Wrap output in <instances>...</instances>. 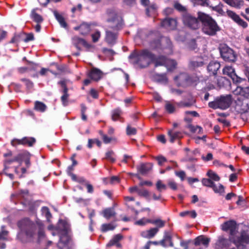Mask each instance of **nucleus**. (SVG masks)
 I'll return each instance as SVG.
<instances>
[{
	"instance_id": "obj_1",
	"label": "nucleus",
	"mask_w": 249,
	"mask_h": 249,
	"mask_svg": "<svg viewBox=\"0 0 249 249\" xmlns=\"http://www.w3.org/2000/svg\"><path fill=\"white\" fill-rule=\"evenodd\" d=\"M129 58L132 59L133 63L138 64L141 68L146 67L150 63L154 62L156 67L164 65L169 71H172L177 65L176 61L167 59L164 56L156 58L155 56L147 50L135 51L131 53Z\"/></svg>"
},
{
	"instance_id": "obj_2",
	"label": "nucleus",
	"mask_w": 249,
	"mask_h": 249,
	"mask_svg": "<svg viewBox=\"0 0 249 249\" xmlns=\"http://www.w3.org/2000/svg\"><path fill=\"white\" fill-rule=\"evenodd\" d=\"M107 15L108 28L106 31V40L108 44H113L117 38V31L122 26L123 21L114 11H107Z\"/></svg>"
},
{
	"instance_id": "obj_3",
	"label": "nucleus",
	"mask_w": 249,
	"mask_h": 249,
	"mask_svg": "<svg viewBox=\"0 0 249 249\" xmlns=\"http://www.w3.org/2000/svg\"><path fill=\"white\" fill-rule=\"evenodd\" d=\"M18 225L21 230H26V235L30 241L35 238L36 232H37V237L39 241L45 236L43 226L42 224H35L32 222L28 218H24L19 221Z\"/></svg>"
},
{
	"instance_id": "obj_4",
	"label": "nucleus",
	"mask_w": 249,
	"mask_h": 249,
	"mask_svg": "<svg viewBox=\"0 0 249 249\" xmlns=\"http://www.w3.org/2000/svg\"><path fill=\"white\" fill-rule=\"evenodd\" d=\"M198 18L202 23V31L205 34L213 36L220 30L216 21L209 15L202 12H198Z\"/></svg>"
},
{
	"instance_id": "obj_5",
	"label": "nucleus",
	"mask_w": 249,
	"mask_h": 249,
	"mask_svg": "<svg viewBox=\"0 0 249 249\" xmlns=\"http://www.w3.org/2000/svg\"><path fill=\"white\" fill-rule=\"evenodd\" d=\"M232 101L231 95L221 96L216 98L214 101L210 102L209 106L213 109L220 108L226 109L230 107Z\"/></svg>"
},
{
	"instance_id": "obj_6",
	"label": "nucleus",
	"mask_w": 249,
	"mask_h": 249,
	"mask_svg": "<svg viewBox=\"0 0 249 249\" xmlns=\"http://www.w3.org/2000/svg\"><path fill=\"white\" fill-rule=\"evenodd\" d=\"M233 240L238 249H249L246 247V245L249 243V227H245L240 235L233 237Z\"/></svg>"
},
{
	"instance_id": "obj_7",
	"label": "nucleus",
	"mask_w": 249,
	"mask_h": 249,
	"mask_svg": "<svg viewBox=\"0 0 249 249\" xmlns=\"http://www.w3.org/2000/svg\"><path fill=\"white\" fill-rule=\"evenodd\" d=\"M233 94L238 96L237 100L249 108V87L242 88L237 86L232 91Z\"/></svg>"
},
{
	"instance_id": "obj_8",
	"label": "nucleus",
	"mask_w": 249,
	"mask_h": 249,
	"mask_svg": "<svg viewBox=\"0 0 249 249\" xmlns=\"http://www.w3.org/2000/svg\"><path fill=\"white\" fill-rule=\"evenodd\" d=\"M198 80L197 77L191 78L189 77L186 73H181L174 78L175 82L178 86L196 85V83Z\"/></svg>"
},
{
	"instance_id": "obj_9",
	"label": "nucleus",
	"mask_w": 249,
	"mask_h": 249,
	"mask_svg": "<svg viewBox=\"0 0 249 249\" xmlns=\"http://www.w3.org/2000/svg\"><path fill=\"white\" fill-rule=\"evenodd\" d=\"M220 52L222 57L227 61H234L235 60L236 56L233 50L224 45L220 48Z\"/></svg>"
},
{
	"instance_id": "obj_10",
	"label": "nucleus",
	"mask_w": 249,
	"mask_h": 249,
	"mask_svg": "<svg viewBox=\"0 0 249 249\" xmlns=\"http://www.w3.org/2000/svg\"><path fill=\"white\" fill-rule=\"evenodd\" d=\"M199 19L189 14H185L183 16L184 24L192 29H196L199 27Z\"/></svg>"
},
{
	"instance_id": "obj_11",
	"label": "nucleus",
	"mask_w": 249,
	"mask_h": 249,
	"mask_svg": "<svg viewBox=\"0 0 249 249\" xmlns=\"http://www.w3.org/2000/svg\"><path fill=\"white\" fill-rule=\"evenodd\" d=\"M73 44L78 48L84 47L87 51H91L94 49V46L88 43L85 39L78 36H74L72 39Z\"/></svg>"
},
{
	"instance_id": "obj_12",
	"label": "nucleus",
	"mask_w": 249,
	"mask_h": 249,
	"mask_svg": "<svg viewBox=\"0 0 249 249\" xmlns=\"http://www.w3.org/2000/svg\"><path fill=\"white\" fill-rule=\"evenodd\" d=\"M223 73L224 75H227L231 78L233 82L240 83L241 81V78L237 76L235 72L234 69L231 66H225L223 69Z\"/></svg>"
},
{
	"instance_id": "obj_13",
	"label": "nucleus",
	"mask_w": 249,
	"mask_h": 249,
	"mask_svg": "<svg viewBox=\"0 0 249 249\" xmlns=\"http://www.w3.org/2000/svg\"><path fill=\"white\" fill-rule=\"evenodd\" d=\"M227 14L228 16L231 18L238 25L244 28L247 27L248 23L242 19H241L240 17L235 12L231 10H227Z\"/></svg>"
},
{
	"instance_id": "obj_14",
	"label": "nucleus",
	"mask_w": 249,
	"mask_h": 249,
	"mask_svg": "<svg viewBox=\"0 0 249 249\" xmlns=\"http://www.w3.org/2000/svg\"><path fill=\"white\" fill-rule=\"evenodd\" d=\"M177 21L174 18H167L161 22V26L168 30H175L177 26Z\"/></svg>"
},
{
	"instance_id": "obj_15",
	"label": "nucleus",
	"mask_w": 249,
	"mask_h": 249,
	"mask_svg": "<svg viewBox=\"0 0 249 249\" xmlns=\"http://www.w3.org/2000/svg\"><path fill=\"white\" fill-rule=\"evenodd\" d=\"M222 229L224 231H229L231 235H234L236 230V223L233 220H230L224 223L222 225Z\"/></svg>"
},
{
	"instance_id": "obj_16",
	"label": "nucleus",
	"mask_w": 249,
	"mask_h": 249,
	"mask_svg": "<svg viewBox=\"0 0 249 249\" xmlns=\"http://www.w3.org/2000/svg\"><path fill=\"white\" fill-rule=\"evenodd\" d=\"M124 236L121 234H117L115 235L112 238L107 244V246L110 247L113 246H115L118 248L122 247V245L120 242L123 239Z\"/></svg>"
},
{
	"instance_id": "obj_17",
	"label": "nucleus",
	"mask_w": 249,
	"mask_h": 249,
	"mask_svg": "<svg viewBox=\"0 0 249 249\" xmlns=\"http://www.w3.org/2000/svg\"><path fill=\"white\" fill-rule=\"evenodd\" d=\"M59 83L63 88V94L61 97V101L64 106H66L68 104V100L69 96V94L68 93V89L67 87L65 81H61Z\"/></svg>"
},
{
	"instance_id": "obj_18",
	"label": "nucleus",
	"mask_w": 249,
	"mask_h": 249,
	"mask_svg": "<svg viewBox=\"0 0 249 249\" xmlns=\"http://www.w3.org/2000/svg\"><path fill=\"white\" fill-rule=\"evenodd\" d=\"M158 231L159 230L158 228H151L148 230L141 231L140 235L144 238L151 239L153 238Z\"/></svg>"
},
{
	"instance_id": "obj_19",
	"label": "nucleus",
	"mask_w": 249,
	"mask_h": 249,
	"mask_svg": "<svg viewBox=\"0 0 249 249\" xmlns=\"http://www.w3.org/2000/svg\"><path fill=\"white\" fill-rule=\"evenodd\" d=\"M41 10L38 8L33 9L31 13L32 19L36 23H41L43 18L40 15Z\"/></svg>"
},
{
	"instance_id": "obj_20",
	"label": "nucleus",
	"mask_w": 249,
	"mask_h": 249,
	"mask_svg": "<svg viewBox=\"0 0 249 249\" xmlns=\"http://www.w3.org/2000/svg\"><path fill=\"white\" fill-rule=\"evenodd\" d=\"M220 67L219 63L216 61L211 62L208 66L207 69L210 75H215Z\"/></svg>"
},
{
	"instance_id": "obj_21",
	"label": "nucleus",
	"mask_w": 249,
	"mask_h": 249,
	"mask_svg": "<svg viewBox=\"0 0 249 249\" xmlns=\"http://www.w3.org/2000/svg\"><path fill=\"white\" fill-rule=\"evenodd\" d=\"M88 75L92 80L98 81L101 78L102 73L99 70L93 68L90 71Z\"/></svg>"
},
{
	"instance_id": "obj_22",
	"label": "nucleus",
	"mask_w": 249,
	"mask_h": 249,
	"mask_svg": "<svg viewBox=\"0 0 249 249\" xmlns=\"http://www.w3.org/2000/svg\"><path fill=\"white\" fill-rule=\"evenodd\" d=\"M210 239L203 235L198 236L195 239V245L196 246L203 245L206 247L209 245Z\"/></svg>"
},
{
	"instance_id": "obj_23",
	"label": "nucleus",
	"mask_w": 249,
	"mask_h": 249,
	"mask_svg": "<svg viewBox=\"0 0 249 249\" xmlns=\"http://www.w3.org/2000/svg\"><path fill=\"white\" fill-rule=\"evenodd\" d=\"M122 114V110L119 108H115L111 112V118L113 121H119L124 122V119L121 117Z\"/></svg>"
},
{
	"instance_id": "obj_24",
	"label": "nucleus",
	"mask_w": 249,
	"mask_h": 249,
	"mask_svg": "<svg viewBox=\"0 0 249 249\" xmlns=\"http://www.w3.org/2000/svg\"><path fill=\"white\" fill-rule=\"evenodd\" d=\"M152 168V164L150 163H142L137 167L138 171L142 174L147 173Z\"/></svg>"
},
{
	"instance_id": "obj_25",
	"label": "nucleus",
	"mask_w": 249,
	"mask_h": 249,
	"mask_svg": "<svg viewBox=\"0 0 249 249\" xmlns=\"http://www.w3.org/2000/svg\"><path fill=\"white\" fill-rule=\"evenodd\" d=\"M74 29L75 30H79L80 33L82 35H86L89 32L90 26L89 24L83 23L79 26L74 27Z\"/></svg>"
},
{
	"instance_id": "obj_26",
	"label": "nucleus",
	"mask_w": 249,
	"mask_h": 249,
	"mask_svg": "<svg viewBox=\"0 0 249 249\" xmlns=\"http://www.w3.org/2000/svg\"><path fill=\"white\" fill-rule=\"evenodd\" d=\"M9 238L8 237V231L2 230L0 231V249H4L5 248V244L3 242V241L8 240Z\"/></svg>"
},
{
	"instance_id": "obj_27",
	"label": "nucleus",
	"mask_w": 249,
	"mask_h": 249,
	"mask_svg": "<svg viewBox=\"0 0 249 249\" xmlns=\"http://www.w3.org/2000/svg\"><path fill=\"white\" fill-rule=\"evenodd\" d=\"M102 214L103 216L107 219L114 217L116 215V213L113 208H108L104 209Z\"/></svg>"
},
{
	"instance_id": "obj_28",
	"label": "nucleus",
	"mask_w": 249,
	"mask_h": 249,
	"mask_svg": "<svg viewBox=\"0 0 249 249\" xmlns=\"http://www.w3.org/2000/svg\"><path fill=\"white\" fill-rule=\"evenodd\" d=\"M12 155V153L11 151H8L7 153L4 154V156L5 158L4 165L6 167L8 168V165L12 162L18 160V159L16 158H11Z\"/></svg>"
},
{
	"instance_id": "obj_29",
	"label": "nucleus",
	"mask_w": 249,
	"mask_h": 249,
	"mask_svg": "<svg viewBox=\"0 0 249 249\" xmlns=\"http://www.w3.org/2000/svg\"><path fill=\"white\" fill-rule=\"evenodd\" d=\"M168 135L170 136L171 142H173L177 139H179L183 137V134L179 131L170 130L168 131Z\"/></svg>"
},
{
	"instance_id": "obj_30",
	"label": "nucleus",
	"mask_w": 249,
	"mask_h": 249,
	"mask_svg": "<svg viewBox=\"0 0 249 249\" xmlns=\"http://www.w3.org/2000/svg\"><path fill=\"white\" fill-rule=\"evenodd\" d=\"M228 243V240L223 236H219L215 244L216 249H221L226 247Z\"/></svg>"
},
{
	"instance_id": "obj_31",
	"label": "nucleus",
	"mask_w": 249,
	"mask_h": 249,
	"mask_svg": "<svg viewBox=\"0 0 249 249\" xmlns=\"http://www.w3.org/2000/svg\"><path fill=\"white\" fill-rule=\"evenodd\" d=\"M165 223V221L162 220L159 218L155 219H151L150 222V224H152L156 226L154 228H158L159 230L160 228L164 227Z\"/></svg>"
},
{
	"instance_id": "obj_32",
	"label": "nucleus",
	"mask_w": 249,
	"mask_h": 249,
	"mask_svg": "<svg viewBox=\"0 0 249 249\" xmlns=\"http://www.w3.org/2000/svg\"><path fill=\"white\" fill-rule=\"evenodd\" d=\"M47 108V106L43 103L40 101H36L35 102L34 106V109L39 111V112H44Z\"/></svg>"
},
{
	"instance_id": "obj_33",
	"label": "nucleus",
	"mask_w": 249,
	"mask_h": 249,
	"mask_svg": "<svg viewBox=\"0 0 249 249\" xmlns=\"http://www.w3.org/2000/svg\"><path fill=\"white\" fill-rule=\"evenodd\" d=\"M22 145L33 146L36 142V139L33 137H24L21 139Z\"/></svg>"
},
{
	"instance_id": "obj_34",
	"label": "nucleus",
	"mask_w": 249,
	"mask_h": 249,
	"mask_svg": "<svg viewBox=\"0 0 249 249\" xmlns=\"http://www.w3.org/2000/svg\"><path fill=\"white\" fill-rule=\"evenodd\" d=\"M228 5L234 7H239L243 3L242 0H223Z\"/></svg>"
},
{
	"instance_id": "obj_35",
	"label": "nucleus",
	"mask_w": 249,
	"mask_h": 249,
	"mask_svg": "<svg viewBox=\"0 0 249 249\" xmlns=\"http://www.w3.org/2000/svg\"><path fill=\"white\" fill-rule=\"evenodd\" d=\"M151 219L146 217H142L137 220H135L134 224L135 225L140 226H144L150 223Z\"/></svg>"
},
{
	"instance_id": "obj_36",
	"label": "nucleus",
	"mask_w": 249,
	"mask_h": 249,
	"mask_svg": "<svg viewBox=\"0 0 249 249\" xmlns=\"http://www.w3.org/2000/svg\"><path fill=\"white\" fill-rule=\"evenodd\" d=\"M179 215L181 217H186V216H189L192 218H195L196 217L197 214L195 211L192 210V211H184L182 212L179 213Z\"/></svg>"
},
{
	"instance_id": "obj_37",
	"label": "nucleus",
	"mask_w": 249,
	"mask_h": 249,
	"mask_svg": "<svg viewBox=\"0 0 249 249\" xmlns=\"http://www.w3.org/2000/svg\"><path fill=\"white\" fill-rule=\"evenodd\" d=\"M160 244L163 247L173 246L171 237L169 235H165L163 240L160 242Z\"/></svg>"
},
{
	"instance_id": "obj_38",
	"label": "nucleus",
	"mask_w": 249,
	"mask_h": 249,
	"mask_svg": "<svg viewBox=\"0 0 249 249\" xmlns=\"http://www.w3.org/2000/svg\"><path fill=\"white\" fill-rule=\"evenodd\" d=\"M54 14L56 19L59 22L61 26L64 28H66L67 27V23L65 22L63 16L56 12H54Z\"/></svg>"
},
{
	"instance_id": "obj_39",
	"label": "nucleus",
	"mask_w": 249,
	"mask_h": 249,
	"mask_svg": "<svg viewBox=\"0 0 249 249\" xmlns=\"http://www.w3.org/2000/svg\"><path fill=\"white\" fill-rule=\"evenodd\" d=\"M21 81L26 86L27 90L31 91L33 89L34 84L30 80L26 78H22L21 79Z\"/></svg>"
},
{
	"instance_id": "obj_40",
	"label": "nucleus",
	"mask_w": 249,
	"mask_h": 249,
	"mask_svg": "<svg viewBox=\"0 0 249 249\" xmlns=\"http://www.w3.org/2000/svg\"><path fill=\"white\" fill-rule=\"evenodd\" d=\"M100 133L101 135H102L103 142L105 143H108L111 142L116 141V139L115 137H108L106 135L104 134L102 131H100Z\"/></svg>"
},
{
	"instance_id": "obj_41",
	"label": "nucleus",
	"mask_w": 249,
	"mask_h": 249,
	"mask_svg": "<svg viewBox=\"0 0 249 249\" xmlns=\"http://www.w3.org/2000/svg\"><path fill=\"white\" fill-rule=\"evenodd\" d=\"M191 2L194 6H208V0H192Z\"/></svg>"
},
{
	"instance_id": "obj_42",
	"label": "nucleus",
	"mask_w": 249,
	"mask_h": 249,
	"mask_svg": "<svg viewBox=\"0 0 249 249\" xmlns=\"http://www.w3.org/2000/svg\"><path fill=\"white\" fill-rule=\"evenodd\" d=\"M207 175L211 180L213 179L214 181H218L220 179L219 176L212 170H209L207 173Z\"/></svg>"
},
{
	"instance_id": "obj_43",
	"label": "nucleus",
	"mask_w": 249,
	"mask_h": 249,
	"mask_svg": "<svg viewBox=\"0 0 249 249\" xmlns=\"http://www.w3.org/2000/svg\"><path fill=\"white\" fill-rule=\"evenodd\" d=\"M146 14L148 16H155L156 15V7L154 5L148 7L146 9Z\"/></svg>"
},
{
	"instance_id": "obj_44",
	"label": "nucleus",
	"mask_w": 249,
	"mask_h": 249,
	"mask_svg": "<svg viewBox=\"0 0 249 249\" xmlns=\"http://www.w3.org/2000/svg\"><path fill=\"white\" fill-rule=\"evenodd\" d=\"M115 228V226L112 223L105 224L102 226V230L103 231L106 232L108 231L113 230Z\"/></svg>"
},
{
	"instance_id": "obj_45",
	"label": "nucleus",
	"mask_w": 249,
	"mask_h": 249,
	"mask_svg": "<svg viewBox=\"0 0 249 249\" xmlns=\"http://www.w3.org/2000/svg\"><path fill=\"white\" fill-rule=\"evenodd\" d=\"M215 193H223L224 192V188L221 184L216 186L214 183L212 187Z\"/></svg>"
},
{
	"instance_id": "obj_46",
	"label": "nucleus",
	"mask_w": 249,
	"mask_h": 249,
	"mask_svg": "<svg viewBox=\"0 0 249 249\" xmlns=\"http://www.w3.org/2000/svg\"><path fill=\"white\" fill-rule=\"evenodd\" d=\"M190 130L193 133H201L202 132V128L198 126L190 125L189 126Z\"/></svg>"
},
{
	"instance_id": "obj_47",
	"label": "nucleus",
	"mask_w": 249,
	"mask_h": 249,
	"mask_svg": "<svg viewBox=\"0 0 249 249\" xmlns=\"http://www.w3.org/2000/svg\"><path fill=\"white\" fill-rule=\"evenodd\" d=\"M106 159L112 162H114L115 158L114 152L112 151H109L107 152Z\"/></svg>"
},
{
	"instance_id": "obj_48",
	"label": "nucleus",
	"mask_w": 249,
	"mask_h": 249,
	"mask_svg": "<svg viewBox=\"0 0 249 249\" xmlns=\"http://www.w3.org/2000/svg\"><path fill=\"white\" fill-rule=\"evenodd\" d=\"M101 37V33L99 31H96L95 33L92 34L91 37L93 42H97Z\"/></svg>"
},
{
	"instance_id": "obj_49",
	"label": "nucleus",
	"mask_w": 249,
	"mask_h": 249,
	"mask_svg": "<svg viewBox=\"0 0 249 249\" xmlns=\"http://www.w3.org/2000/svg\"><path fill=\"white\" fill-rule=\"evenodd\" d=\"M202 183L203 185L211 188L214 184V183L209 178H203L202 180Z\"/></svg>"
},
{
	"instance_id": "obj_50",
	"label": "nucleus",
	"mask_w": 249,
	"mask_h": 249,
	"mask_svg": "<svg viewBox=\"0 0 249 249\" xmlns=\"http://www.w3.org/2000/svg\"><path fill=\"white\" fill-rule=\"evenodd\" d=\"M157 189L159 191H161L163 190H165L166 189V185L162 183V181L160 180H159L157 181L156 183Z\"/></svg>"
},
{
	"instance_id": "obj_51",
	"label": "nucleus",
	"mask_w": 249,
	"mask_h": 249,
	"mask_svg": "<svg viewBox=\"0 0 249 249\" xmlns=\"http://www.w3.org/2000/svg\"><path fill=\"white\" fill-rule=\"evenodd\" d=\"M165 109L168 112L171 113L174 111L175 108L173 105L168 102L166 104Z\"/></svg>"
},
{
	"instance_id": "obj_52",
	"label": "nucleus",
	"mask_w": 249,
	"mask_h": 249,
	"mask_svg": "<svg viewBox=\"0 0 249 249\" xmlns=\"http://www.w3.org/2000/svg\"><path fill=\"white\" fill-rule=\"evenodd\" d=\"M168 185L173 190H176L178 189V185L177 183L173 180H169L168 181Z\"/></svg>"
},
{
	"instance_id": "obj_53",
	"label": "nucleus",
	"mask_w": 249,
	"mask_h": 249,
	"mask_svg": "<svg viewBox=\"0 0 249 249\" xmlns=\"http://www.w3.org/2000/svg\"><path fill=\"white\" fill-rule=\"evenodd\" d=\"M174 7L179 11L183 12L186 10L185 8L178 2L175 3Z\"/></svg>"
},
{
	"instance_id": "obj_54",
	"label": "nucleus",
	"mask_w": 249,
	"mask_h": 249,
	"mask_svg": "<svg viewBox=\"0 0 249 249\" xmlns=\"http://www.w3.org/2000/svg\"><path fill=\"white\" fill-rule=\"evenodd\" d=\"M156 160L160 165H163L167 161L166 158L163 156H158L156 157Z\"/></svg>"
},
{
	"instance_id": "obj_55",
	"label": "nucleus",
	"mask_w": 249,
	"mask_h": 249,
	"mask_svg": "<svg viewBox=\"0 0 249 249\" xmlns=\"http://www.w3.org/2000/svg\"><path fill=\"white\" fill-rule=\"evenodd\" d=\"M11 144L13 146L15 147L18 145H22L21 139H14L11 141Z\"/></svg>"
},
{
	"instance_id": "obj_56",
	"label": "nucleus",
	"mask_w": 249,
	"mask_h": 249,
	"mask_svg": "<svg viewBox=\"0 0 249 249\" xmlns=\"http://www.w3.org/2000/svg\"><path fill=\"white\" fill-rule=\"evenodd\" d=\"M203 65V63L201 61L197 62V61H192L190 63V67L192 68H196L201 66Z\"/></svg>"
},
{
	"instance_id": "obj_57",
	"label": "nucleus",
	"mask_w": 249,
	"mask_h": 249,
	"mask_svg": "<svg viewBox=\"0 0 249 249\" xmlns=\"http://www.w3.org/2000/svg\"><path fill=\"white\" fill-rule=\"evenodd\" d=\"M75 157H76L75 154L72 155V156L71 157V161L72 162V164L71 166L69 167V170H72L73 167L75 166L76 165H77V162L76 160H75Z\"/></svg>"
},
{
	"instance_id": "obj_58",
	"label": "nucleus",
	"mask_w": 249,
	"mask_h": 249,
	"mask_svg": "<svg viewBox=\"0 0 249 249\" xmlns=\"http://www.w3.org/2000/svg\"><path fill=\"white\" fill-rule=\"evenodd\" d=\"M138 194L141 196H146L149 195L148 191L145 189H139L138 191Z\"/></svg>"
},
{
	"instance_id": "obj_59",
	"label": "nucleus",
	"mask_w": 249,
	"mask_h": 249,
	"mask_svg": "<svg viewBox=\"0 0 249 249\" xmlns=\"http://www.w3.org/2000/svg\"><path fill=\"white\" fill-rule=\"evenodd\" d=\"M127 133L128 135H134L136 133V129L134 127L128 126L127 127Z\"/></svg>"
},
{
	"instance_id": "obj_60",
	"label": "nucleus",
	"mask_w": 249,
	"mask_h": 249,
	"mask_svg": "<svg viewBox=\"0 0 249 249\" xmlns=\"http://www.w3.org/2000/svg\"><path fill=\"white\" fill-rule=\"evenodd\" d=\"M176 175L179 177L182 181L184 180L185 177V173L184 171H180L178 172H176Z\"/></svg>"
},
{
	"instance_id": "obj_61",
	"label": "nucleus",
	"mask_w": 249,
	"mask_h": 249,
	"mask_svg": "<svg viewBox=\"0 0 249 249\" xmlns=\"http://www.w3.org/2000/svg\"><path fill=\"white\" fill-rule=\"evenodd\" d=\"M213 155L212 153H208L206 156H202V159L205 161L211 160L213 159Z\"/></svg>"
},
{
	"instance_id": "obj_62",
	"label": "nucleus",
	"mask_w": 249,
	"mask_h": 249,
	"mask_svg": "<svg viewBox=\"0 0 249 249\" xmlns=\"http://www.w3.org/2000/svg\"><path fill=\"white\" fill-rule=\"evenodd\" d=\"M85 185L86 186L87 191L89 193H92L93 192V187L91 184L89 183V182H86Z\"/></svg>"
},
{
	"instance_id": "obj_63",
	"label": "nucleus",
	"mask_w": 249,
	"mask_h": 249,
	"mask_svg": "<svg viewBox=\"0 0 249 249\" xmlns=\"http://www.w3.org/2000/svg\"><path fill=\"white\" fill-rule=\"evenodd\" d=\"M20 36L19 35H15L10 41L11 43H17L19 41Z\"/></svg>"
},
{
	"instance_id": "obj_64",
	"label": "nucleus",
	"mask_w": 249,
	"mask_h": 249,
	"mask_svg": "<svg viewBox=\"0 0 249 249\" xmlns=\"http://www.w3.org/2000/svg\"><path fill=\"white\" fill-rule=\"evenodd\" d=\"M90 94L93 98L97 99L98 97V92L95 89H90Z\"/></svg>"
}]
</instances>
